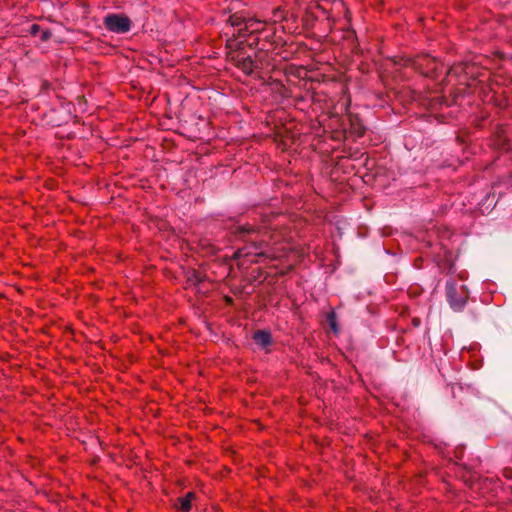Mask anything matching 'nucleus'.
<instances>
[{"mask_svg": "<svg viewBox=\"0 0 512 512\" xmlns=\"http://www.w3.org/2000/svg\"><path fill=\"white\" fill-rule=\"evenodd\" d=\"M233 234L245 242V245L237 250V256L256 257V259H251V262H259L258 258L275 259L270 244L271 235L267 230L245 224L236 226Z\"/></svg>", "mask_w": 512, "mask_h": 512, "instance_id": "nucleus-1", "label": "nucleus"}, {"mask_svg": "<svg viewBox=\"0 0 512 512\" xmlns=\"http://www.w3.org/2000/svg\"><path fill=\"white\" fill-rule=\"evenodd\" d=\"M329 2L327 0H309L299 2L301 6L300 12V32L318 30L324 35L332 32L334 19L327 8Z\"/></svg>", "mask_w": 512, "mask_h": 512, "instance_id": "nucleus-2", "label": "nucleus"}, {"mask_svg": "<svg viewBox=\"0 0 512 512\" xmlns=\"http://www.w3.org/2000/svg\"><path fill=\"white\" fill-rule=\"evenodd\" d=\"M260 35V51H255L253 55V62L257 65L256 78L264 79L266 75L274 69L272 63L273 58L270 52H273L279 45L280 37L276 36L274 28H264L259 30Z\"/></svg>", "mask_w": 512, "mask_h": 512, "instance_id": "nucleus-3", "label": "nucleus"}, {"mask_svg": "<svg viewBox=\"0 0 512 512\" xmlns=\"http://www.w3.org/2000/svg\"><path fill=\"white\" fill-rule=\"evenodd\" d=\"M225 48L227 49L226 60L228 62L235 65L245 75L256 78L255 68H257V65L253 62V56L246 52L244 37H240L238 33L234 32L226 40Z\"/></svg>", "mask_w": 512, "mask_h": 512, "instance_id": "nucleus-4", "label": "nucleus"}, {"mask_svg": "<svg viewBox=\"0 0 512 512\" xmlns=\"http://www.w3.org/2000/svg\"><path fill=\"white\" fill-rule=\"evenodd\" d=\"M403 67H411L424 77L436 80L443 72L444 65L429 54H421L415 57H401L394 61Z\"/></svg>", "mask_w": 512, "mask_h": 512, "instance_id": "nucleus-5", "label": "nucleus"}, {"mask_svg": "<svg viewBox=\"0 0 512 512\" xmlns=\"http://www.w3.org/2000/svg\"><path fill=\"white\" fill-rule=\"evenodd\" d=\"M301 10L299 3L290 8L278 6L272 9L271 19L274 23H283L282 28L284 32L300 33L299 18Z\"/></svg>", "mask_w": 512, "mask_h": 512, "instance_id": "nucleus-6", "label": "nucleus"}, {"mask_svg": "<svg viewBox=\"0 0 512 512\" xmlns=\"http://www.w3.org/2000/svg\"><path fill=\"white\" fill-rule=\"evenodd\" d=\"M446 299L454 311H462L469 299L466 285H458L454 279H449L445 285Z\"/></svg>", "mask_w": 512, "mask_h": 512, "instance_id": "nucleus-7", "label": "nucleus"}, {"mask_svg": "<svg viewBox=\"0 0 512 512\" xmlns=\"http://www.w3.org/2000/svg\"><path fill=\"white\" fill-rule=\"evenodd\" d=\"M72 108V103H61L59 106L50 108L44 114L46 124L51 127L67 124L72 118Z\"/></svg>", "mask_w": 512, "mask_h": 512, "instance_id": "nucleus-8", "label": "nucleus"}, {"mask_svg": "<svg viewBox=\"0 0 512 512\" xmlns=\"http://www.w3.org/2000/svg\"><path fill=\"white\" fill-rule=\"evenodd\" d=\"M104 26L114 33H127L131 29V20L125 14H109L104 18Z\"/></svg>", "mask_w": 512, "mask_h": 512, "instance_id": "nucleus-9", "label": "nucleus"}, {"mask_svg": "<svg viewBox=\"0 0 512 512\" xmlns=\"http://www.w3.org/2000/svg\"><path fill=\"white\" fill-rule=\"evenodd\" d=\"M227 24L236 29L240 37H245L246 32L252 28L254 21L247 17L243 11L232 13L227 19Z\"/></svg>", "mask_w": 512, "mask_h": 512, "instance_id": "nucleus-10", "label": "nucleus"}, {"mask_svg": "<svg viewBox=\"0 0 512 512\" xmlns=\"http://www.w3.org/2000/svg\"><path fill=\"white\" fill-rule=\"evenodd\" d=\"M457 474L464 484L473 489L481 480L479 474L467 464H458Z\"/></svg>", "mask_w": 512, "mask_h": 512, "instance_id": "nucleus-11", "label": "nucleus"}, {"mask_svg": "<svg viewBox=\"0 0 512 512\" xmlns=\"http://www.w3.org/2000/svg\"><path fill=\"white\" fill-rule=\"evenodd\" d=\"M348 127L345 130L348 131L349 134L353 135L356 138L362 137L366 132V127L363 123V120L357 114L349 113L347 115Z\"/></svg>", "mask_w": 512, "mask_h": 512, "instance_id": "nucleus-12", "label": "nucleus"}, {"mask_svg": "<svg viewBox=\"0 0 512 512\" xmlns=\"http://www.w3.org/2000/svg\"><path fill=\"white\" fill-rule=\"evenodd\" d=\"M493 144L495 148L503 152L512 151V141L503 127H498L494 133Z\"/></svg>", "mask_w": 512, "mask_h": 512, "instance_id": "nucleus-13", "label": "nucleus"}, {"mask_svg": "<svg viewBox=\"0 0 512 512\" xmlns=\"http://www.w3.org/2000/svg\"><path fill=\"white\" fill-rule=\"evenodd\" d=\"M267 76L268 75L265 77ZM261 80L264 85L270 87L272 92L279 94L283 98L290 97L291 91L280 80L273 79L271 76H269L268 79L264 78Z\"/></svg>", "mask_w": 512, "mask_h": 512, "instance_id": "nucleus-14", "label": "nucleus"}, {"mask_svg": "<svg viewBox=\"0 0 512 512\" xmlns=\"http://www.w3.org/2000/svg\"><path fill=\"white\" fill-rule=\"evenodd\" d=\"M252 339L259 347L266 349L273 344L272 334L269 330H257L253 333Z\"/></svg>", "mask_w": 512, "mask_h": 512, "instance_id": "nucleus-15", "label": "nucleus"}, {"mask_svg": "<svg viewBox=\"0 0 512 512\" xmlns=\"http://www.w3.org/2000/svg\"><path fill=\"white\" fill-rule=\"evenodd\" d=\"M196 499L195 492H188L182 497H178L174 503V507L180 512H190L192 509V501Z\"/></svg>", "mask_w": 512, "mask_h": 512, "instance_id": "nucleus-16", "label": "nucleus"}, {"mask_svg": "<svg viewBox=\"0 0 512 512\" xmlns=\"http://www.w3.org/2000/svg\"><path fill=\"white\" fill-rule=\"evenodd\" d=\"M245 40V47L254 49L255 51H260L261 45H260V35L258 29H249L248 32H246V36L244 37Z\"/></svg>", "mask_w": 512, "mask_h": 512, "instance_id": "nucleus-17", "label": "nucleus"}, {"mask_svg": "<svg viewBox=\"0 0 512 512\" xmlns=\"http://www.w3.org/2000/svg\"><path fill=\"white\" fill-rule=\"evenodd\" d=\"M29 34L33 37L39 36L42 42L48 41L52 37V32L50 29H43L39 24L34 23L30 26L28 30Z\"/></svg>", "mask_w": 512, "mask_h": 512, "instance_id": "nucleus-18", "label": "nucleus"}, {"mask_svg": "<svg viewBox=\"0 0 512 512\" xmlns=\"http://www.w3.org/2000/svg\"><path fill=\"white\" fill-rule=\"evenodd\" d=\"M206 280H208L207 275L199 272L196 269H191L187 273V282L197 288H200V285Z\"/></svg>", "mask_w": 512, "mask_h": 512, "instance_id": "nucleus-19", "label": "nucleus"}, {"mask_svg": "<svg viewBox=\"0 0 512 512\" xmlns=\"http://www.w3.org/2000/svg\"><path fill=\"white\" fill-rule=\"evenodd\" d=\"M438 267L442 273L447 275L454 274L456 272L455 264L450 256L445 257L438 263Z\"/></svg>", "mask_w": 512, "mask_h": 512, "instance_id": "nucleus-20", "label": "nucleus"}, {"mask_svg": "<svg viewBox=\"0 0 512 512\" xmlns=\"http://www.w3.org/2000/svg\"><path fill=\"white\" fill-rule=\"evenodd\" d=\"M326 321L333 331L334 334H338L340 332V327L337 323V315L333 309H331L326 315Z\"/></svg>", "mask_w": 512, "mask_h": 512, "instance_id": "nucleus-21", "label": "nucleus"}, {"mask_svg": "<svg viewBox=\"0 0 512 512\" xmlns=\"http://www.w3.org/2000/svg\"><path fill=\"white\" fill-rule=\"evenodd\" d=\"M465 91H466V88H463V89H459V88H458V89H455V90L451 93V95H450L451 100H450V102H449V103H447V105H448V106H450V105H453V104H457V103H458V99H459L460 97H463V95H464Z\"/></svg>", "mask_w": 512, "mask_h": 512, "instance_id": "nucleus-22", "label": "nucleus"}, {"mask_svg": "<svg viewBox=\"0 0 512 512\" xmlns=\"http://www.w3.org/2000/svg\"><path fill=\"white\" fill-rule=\"evenodd\" d=\"M317 94L306 92L304 96L295 97L296 105H299L301 102H305L307 100H311L312 102L316 101Z\"/></svg>", "mask_w": 512, "mask_h": 512, "instance_id": "nucleus-23", "label": "nucleus"}, {"mask_svg": "<svg viewBox=\"0 0 512 512\" xmlns=\"http://www.w3.org/2000/svg\"><path fill=\"white\" fill-rule=\"evenodd\" d=\"M249 282L251 284H253L254 282H258L259 284H261L263 282L264 279H262V271L260 268H258V274L257 275H253L251 277H249Z\"/></svg>", "mask_w": 512, "mask_h": 512, "instance_id": "nucleus-24", "label": "nucleus"}, {"mask_svg": "<svg viewBox=\"0 0 512 512\" xmlns=\"http://www.w3.org/2000/svg\"><path fill=\"white\" fill-rule=\"evenodd\" d=\"M224 300H225V303H226L227 305H233V303H234L233 298H232V297H230V296H225V297H224Z\"/></svg>", "mask_w": 512, "mask_h": 512, "instance_id": "nucleus-25", "label": "nucleus"}, {"mask_svg": "<svg viewBox=\"0 0 512 512\" xmlns=\"http://www.w3.org/2000/svg\"><path fill=\"white\" fill-rule=\"evenodd\" d=\"M503 473H504L505 477L512 478V470L511 469H505Z\"/></svg>", "mask_w": 512, "mask_h": 512, "instance_id": "nucleus-26", "label": "nucleus"}, {"mask_svg": "<svg viewBox=\"0 0 512 512\" xmlns=\"http://www.w3.org/2000/svg\"><path fill=\"white\" fill-rule=\"evenodd\" d=\"M232 5H234V2H233V1L231 2L230 6L228 7V11H229V12H232V10L234 9L233 7H231Z\"/></svg>", "mask_w": 512, "mask_h": 512, "instance_id": "nucleus-27", "label": "nucleus"}, {"mask_svg": "<svg viewBox=\"0 0 512 512\" xmlns=\"http://www.w3.org/2000/svg\"><path fill=\"white\" fill-rule=\"evenodd\" d=\"M459 278L464 280L465 279V276L463 274H459Z\"/></svg>", "mask_w": 512, "mask_h": 512, "instance_id": "nucleus-28", "label": "nucleus"}]
</instances>
